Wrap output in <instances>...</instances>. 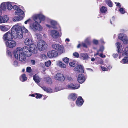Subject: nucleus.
<instances>
[{
  "mask_svg": "<svg viewBox=\"0 0 128 128\" xmlns=\"http://www.w3.org/2000/svg\"><path fill=\"white\" fill-rule=\"evenodd\" d=\"M32 18L34 22L30 24V28L34 32L42 31L43 28L40 24L45 20L46 17L42 13H40L34 15Z\"/></svg>",
  "mask_w": 128,
  "mask_h": 128,
  "instance_id": "1",
  "label": "nucleus"
},
{
  "mask_svg": "<svg viewBox=\"0 0 128 128\" xmlns=\"http://www.w3.org/2000/svg\"><path fill=\"white\" fill-rule=\"evenodd\" d=\"M13 53L15 58L20 61L23 62L26 60V56L29 57L32 54V52L28 47L25 46L22 48L17 47L14 51Z\"/></svg>",
  "mask_w": 128,
  "mask_h": 128,
  "instance_id": "2",
  "label": "nucleus"
},
{
  "mask_svg": "<svg viewBox=\"0 0 128 128\" xmlns=\"http://www.w3.org/2000/svg\"><path fill=\"white\" fill-rule=\"evenodd\" d=\"M22 26L21 24L19 23L16 24L12 27V31L14 34V38H22L23 37Z\"/></svg>",
  "mask_w": 128,
  "mask_h": 128,
  "instance_id": "3",
  "label": "nucleus"
},
{
  "mask_svg": "<svg viewBox=\"0 0 128 128\" xmlns=\"http://www.w3.org/2000/svg\"><path fill=\"white\" fill-rule=\"evenodd\" d=\"M37 46L40 50L44 51L46 49L48 45L44 40H40L38 42Z\"/></svg>",
  "mask_w": 128,
  "mask_h": 128,
  "instance_id": "4",
  "label": "nucleus"
},
{
  "mask_svg": "<svg viewBox=\"0 0 128 128\" xmlns=\"http://www.w3.org/2000/svg\"><path fill=\"white\" fill-rule=\"evenodd\" d=\"M52 49L57 51L59 53L62 54L64 52V46L58 44H52Z\"/></svg>",
  "mask_w": 128,
  "mask_h": 128,
  "instance_id": "5",
  "label": "nucleus"
},
{
  "mask_svg": "<svg viewBox=\"0 0 128 128\" xmlns=\"http://www.w3.org/2000/svg\"><path fill=\"white\" fill-rule=\"evenodd\" d=\"M50 34L53 38L56 39L61 36L62 33L60 32H59L56 30H53L50 31Z\"/></svg>",
  "mask_w": 128,
  "mask_h": 128,
  "instance_id": "6",
  "label": "nucleus"
},
{
  "mask_svg": "<svg viewBox=\"0 0 128 128\" xmlns=\"http://www.w3.org/2000/svg\"><path fill=\"white\" fill-rule=\"evenodd\" d=\"M14 32L12 31L11 32L9 31L4 34L3 38L4 40L12 39L13 37L14 38Z\"/></svg>",
  "mask_w": 128,
  "mask_h": 128,
  "instance_id": "7",
  "label": "nucleus"
},
{
  "mask_svg": "<svg viewBox=\"0 0 128 128\" xmlns=\"http://www.w3.org/2000/svg\"><path fill=\"white\" fill-rule=\"evenodd\" d=\"M118 38L121 40L124 44L128 43V37L125 34L120 33L118 34Z\"/></svg>",
  "mask_w": 128,
  "mask_h": 128,
  "instance_id": "8",
  "label": "nucleus"
},
{
  "mask_svg": "<svg viewBox=\"0 0 128 128\" xmlns=\"http://www.w3.org/2000/svg\"><path fill=\"white\" fill-rule=\"evenodd\" d=\"M6 46L10 48H12L16 45L15 41L12 40H8L6 42Z\"/></svg>",
  "mask_w": 128,
  "mask_h": 128,
  "instance_id": "9",
  "label": "nucleus"
},
{
  "mask_svg": "<svg viewBox=\"0 0 128 128\" xmlns=\"http://www.w3.org/2000/svg\"><path fill=\"white\" fill-rule=\"evenodd\" d=\"M47 55L50 58H55L58 56V53L55 50H52L48 52Z\"/></svg>",
  "mask_w": 128,
  "mask_h": 128,
  "instance_id": "10",
  "label": "nucleus"
},
{
  "mask_svg": "<svg viewBox=\"0 0 128 128\" xmlns=\"http://www.w3.org/2000/svg\"><path fill=\"white\" fill-rule=\"evenodd\" d=\"M54 78L56 80L64 81L65 79V78L63 74L60 73L57 74L54 76Z\"/></svg>",
  "mask_w": 128,
  "mask_h": 128,
  "instance_id": "11",
  "label": "nucleus"
},
{
  "mask_svg": "<svg viewBox=\"0 0 128 128\" xmlns=\"http://www.w3.org/2000/svg\"><path fill=\"white\" fill-rule=\"evenodd\" d=\"M67 87L68 89L72 90H76L78 88L80 87L79 84H68L67 85Z\"/></svg>",
  "mask_w": 128,
  "mask_h": 128,
  "instance_id": "12",
  "label": "nucleus"
},
{
  "mask_svg": "<svg viewBox=\"0 0 128 128\" xmlns=\"http://www.w3.org/2000/svg\"><path fill=\"white\" fill-rule=\"evenodd\" d=\"M9 20V18L7 15L0 16V23L7 22Z\"/></svg>",
  "mask_w": 128,
  "mask_h": 128,
  "instance_id": "13",
  "label": "nucleus"
},
{
  "mask_svg": "<svg viewBox=\"0 0 128 128\" xmlns=\"http://www.w3.org/2000/svg\"><path fill=\"white\" fill-rule=\"evenodd\" d=\"M86 78L84 74H80L78 78V81L80 83L82 84L85 80Z\"/></svg>",
  "mask_w": 128,
  "mask_h": 128,
  "instance_id": "14",
  "label": "nucleus"
},
{
  "mask_svg": "<svg viewBox=\"0 0 128 128\" xmlns=\"http://www.w3.org/2000/svg\"><path fill=\"white\" fill-rule=\"evenodd\" d=\"M49 21L50 24L52 26V28H53L55 29H57L58 28L57 26H58L60 27L59 24L56 21L50 19L49 20Z\"/></svg>",
  "mask_w": 128,
  "mask_h": 128,
  "instance_id": "15",
  "label": "nucleus"
},
{
  "mask_svg": "<svg viewBox=\"0 0 128 128\" xmlns=\"http://www.w3.org/2000/svg\"><path fill=\"white\" fill-rule=\"evenodd\" d=\"M84 102V101L81 96L78 97L77 98L76 102V105L78 106H81Z\"/></svg>",
  "mask_w": 128,
  "mask_h": 128,
  "instance_id": "16",
  "label": "nucleus"
},
{
  "mask_svg": "<svg viewBox=\"0 0 128 128\" xmlns=\"http://www.w3.org/2000/svg\"><path fill=\"white\" fill-rule=\"evenodd\" d=\"M30 50L32 52V53L35 54L37 52V48L36 45L34 44H31L29 48Z\"/></svg>",
  "mask_w": 128,
  "mask_h": 128,
  "instance_id": "17",
  "label": "nucleus"
},
{
  "mask_svg": "<svg viewBox=\"0 0 128 128\" xmlns=\"http://www.w3.org/2000/svg\"><path fill=\"white\" fill-rule=\"evenodd\" d=\"M74 70L78 72L82 73L84 72L83 67L82 66L78 65L75 68Z\"/></svg>",
  "mask_w": 128,
  "mask_h": 128,
  "instance_id": "18",
  "label": "nucleus"
},
{
  "mask_svg": "<svg viewBox=\"0 0 128 128\" xmlns=\"http://www.w3.org/2000/svg\"><path fill=\"white\" fill-rule=\"evenodd\" d=\"M118 52V53H121L122 52V46L120 43L119 42H117L116 43Z\"/></svg>",
  "mask_w": 128,
  "mask_h": 128,
  "instance_id": "19",
  "label": "nucleus"
},
{
  "mask_svg": "<svg viewBox=\"0 0 128 128\" xmlns=\"http://www.w3.org/2000/svg\"><path fill=\"white\" fill-rule=\"evenodd\" d=\"M0 28L2 31L6 32L10 28V27L8 26L2 25L0 26Z\"/></svg>",
  "mask_w": 128,
  "mask_h": 128,
  "instance_id": "20",
  "label": "nucleus"
},
{
  "mask_svg": "<svg viewBox=\"0 0 128 128\" xmlns=\"http://www.w3.org/2000/svg\"><path fill=\"white\" fill-rule=\"evenodd\" d=\"M7 9L9 10H11L13 8V6L14 4V2H6Z\"/></svg>",
  "mask_w": 128,
  "mask_h": 128,
  "instance_id": "21",
  "label": "nucleus"
},
{
  "mask_svg": "<svg viewBox=\"0 0 128 128\" xmlns=\"http://www.w3.org/2000/svg\"><path fill=\"white\" fill-rule=\"evenodd\" d=\"M15 14L17 16H21L24 14V12L20 8L18 10L15 11Z\"/></svg>",
  "mask_w": 128,
  "mask_h": 128,
  "instance_id": "22",
  "label": "nucleus"
},
{
  "mask_svg": "<svg viewBox=\"0 0 128 128\" xmlns=\"http://www.w3.org/2000/svg\"><path fill=\"white\" fill-rule=\"evenodd\" d=\"M32 38L30 37L26 38L25 40L24 43L26 45L28 46L32 44Z\"/></svg>",
  "mask_w": 128,
  "mask_h": 128,
  "instance_id": "23",
  "label": "nucleus"
},
{
  "mask_svg": "<svg viewBox=\"0 0 128 128\" xmlns=\"http://www.w3.org/2000/svg\"><path fill=\"white\" fill-rule=\"evenodd\" d=\"M80 55L82 58L83 60H87L88 57V54L86 53H81L80 54Z\"/></svg>",
  "mask_w": 128,
  "mask_h": 128,
  "instance_id": "24",
  "label": "nucleus"
},
{
  "mask_svg": "<svg viewBox=\"0 0 128 128\" xmlns=\"http://www.w3.org/2000/svg\"><path fill=\"white\" fill-rule=\"evenodd\" d=\"M84 42L88 46H90L91 44L90 37L86 38L84 40Z\"/></svg>",
  "mask_w": 128,
  "mask_h": 128,
  "instance_id": "25",
  "label": "nucleus"
},
{
  "mask_svg": "<svg viewBox=\"0 0 128 128\" xmlns=\"http://www.w3.org/2000/svg\"><path fill=\"white\" fill-rule=\"evenodd\" d=\"M33 78L34 80L36 83H38L40 81V79L38 75L37 74H36L33 76Z\"/></svg>",
  "mask_w": 128,
  "mask_h": 128,
  "instance_id": "26",
  "label": "nucleus"
},
{
  "mask_svg": "<svg viewBox=\"0 0 128 128\" xmlns=\"http://www.w3.org/2000/svg\"><path fill=\"white\" fill-rule=\"evenodd\" d=\"M0 8L3 11H5L6 10V2L2 3L0 6Z\"/></svg>",
  "mask_w": 128,
  "mask_h": 128,
  "instance_id": "27",
  "label": "nucleus"
},
{
  "mask_svg": "<svg viewBox=\"0 0 128 128\" xmlns=\"http://www.w3.org/2000/svg\"><path fill=\"white\" fill-rule=\"evenodd\" d=\"M77 98L76 95L74 93H72L70 94L68 97L69 99H72L73 100H75Z\"/></svg>",
  "mask_w": 128,
  "mask_h": 128,
  "instance_id": "28",
  "label": "nucleus"
},
{
  "mask_svg": "<svg viewBox=\"0 0 128 128\" xmlns=\"http://www.w3.org/2000/svg\"><path fill=\"white\" fill-rule=\"evenodd\" d=\"M122 56H128V46L124 49L122 53Z\"/></svg>",
  "mask_w": 128,
  "mask_h": 128,
  "instance_id": "29",
  "label": "nucleus"
},
{
  "mask_svg": "<svg viewBox=\"0 0 128 128\" xmlns=\"http://www.w3.org/2000/svg\"><path fill=\"white\" fill-rule=\"evenodd\" d=\"M41 88L43 90L47 92L50 93L52 92V90L50 89L46 88L45 86H44L41 87Z\"/></svg>",
  "mask_w": 128,
  "mask_h": 128,
  "instance_id": "30",
  "label": "nucleus"
},
{
  "mask_svg": "<svg viewBox=\"0 0 128 128\" xmlns=\"http://www.w3.org/2000/svg\"><path fill=\"white\" fill-rule=\"evenodd\" d=\"M27 78L26 77L25 74H24L21 76L20 77V79L22 82H24L27 80Z\"/></svg>",
  "mask_w": 128,
  "mask_h": 128,
  "instance_id": "31",
  "label": "nucleus"
},
{
  "mask_svg": "<svg viewBox=\"0 0 128 128\" xmlns=\"http://www.w3.org/2000/svg\"><path fill=\"white\" fill-rule=\"evenodd\" d=\"M107 9L106 7L104 6L101 7L100 9V12L102 13H105L107 11Z\"/></svg>",
  "mask_w": 128,
  "mask_h": 128,
  "instance_id": "32",
  "label": "nucleus"
},
{
  "mask_svg": "<svg viewBox=\"0 0 128 128\" xmlns=\"http://www.w3.org/2000/svg\"><path fill=\"white\" fill-rule=\"evenodd\" d=\"M58 65L60 67L65 68H66V65L60 61H59L58 63Z\"/></svg>",
  "mask_w": 128,
  "mask_h": 128,
  "instance_id": "33",
  "label": "nucleus"
},
{
  "mask_svg": "<svg viewBox=\"0 0 128 128\" xmlns=\"http://www.w3.org/2000/svg\"><path fill=\"white\" fill-rule=\"evenodd\" d=\"M23 18V17L22 16H20L15 17L13 19V20L14 21H19L22 20Z\"/></svg>",
  "mask_w": 128,
  "mask_h": 128,
  "instance_id": "34",
  "label": "nucleus"
},
{
  "mask_svg": "<svg viewBox=\"0 0 128 128\" xmlns=\"http://www.w3.org/2000/svg\"><path fill=\"white\" fill-rule=\"evenodd\" d=\"M124 56V58L122 60V63L125 64L128 62V56Z\"/></svg>",
  "mask_w": 128,
  "mask_h": 128,
  "instance_id": "35",
  "label": "nucleus"
},
{
  "mask_svg": "<svg viewBox=\"0 0 128 128\" xmlns=\"http://www.w3.org/2000/svg\"><path fill=\"white\" fill-rule=\"evenodd\" d=\"M106 67V65L104 64H102L101 66V68L103 71H106L108 70V69Z\"/></svg>",
  "mask_w": 128,
  "mask_h": 128,
  "instance_id": "36",
  "label": "nucleus"
},
{
  "mask_svg": "<svg viewBox=\"0 0 128 128\" xmlns=\"http://www.w3.org/2000/svg\"><path fill=\"white\" fill-rule=\"evenodd\" d=\"M106 4L110 7H111L112 6V3L110 0H106Z\"/></svg>",
  "mask_w": 128,
  "mask_h": 128,
  "instance_id": "37",
  "label": "nucleus"
},
{
  "mask_svg": "<svg viewBox=\"0 0 128 128\" xmlns=\"http://www.w3.org/2000/svg\"><path fill=\"white\" fill-rule=\"evenodd\" d=\"M45 80L48 83L50 84L52 83L51 79L49 77H46L45 78Z\"/></svg>",
  "mask_w": 128,
  "mask_h": 128,
  "instance_id": "38",
  "label": "nucleus"
},
{
  "mask_svg": "<svg viewBox=\"0 0 128 128\" xmlns=\"http://www.w3.org/2000/svg\"><path fill=\"white\" fill-rule=\"evenodd\" d=\"M69 58L67 57L64 58L62 59L63 61L66 64H68L69 62Z\"/></svg>",
  "mask_w": 128,
  "mask_h": 128,
  "instance_id": "39",
  "label": "nucleus"
},
{
  "mask_svg": "<svg viewBox=\"0 0 128 128\" xmlns=\"http://www.w3.org/2000/svg\"><path fill=\"white\" fill-rule=\"evenodd\" d=\"M119 11L122 14H124L125 13V10L124 8H121L119 9Z\"/></svg>",
  "mask_w": 128,
  "mask_h": 128,
  "instance_id": "40",
  "label": "nucleus"
},
{
  "mask_svg": "<svg viewBox=\"0 0 128 128\" xmlns=\"http://www.w3.org/2000/svg\"><path fill=\"white\" fill-rule=\"evenodd\" d=\"M51 63L50 61L48 60V61L45 62V64L46 66L48 67L50 65Z\"/></svg>",
  "mask_w": 128,
  "mask_h": 128,
  "instance_id": "41",
  "label": "nucleus"
},
{
  "mask_svg": "<svg viewBox=\"0 0 128 128\" xmlns=\"http://www.w3.org/2000/svg\"><path fill=\"white\" fill-rule=\"evenodd\" d=\"M93 44L95 45H97L98 43V41L95 39H94L92 41Z\"/></svg>",
  "mask_w": 128,
  "mask_h": 128,
  "instance_id": "42",
  "label": "nucleus"
},
{
  "mask_svg": "<svg viewBox=\"0 0 128 128\" xmlns=\"http://www.w3.org/2000/svg\"><path fill=\"white\" fill-rule=\"evenodd\" d=\"M18 64V62L16 60L14 61L12 63V65L15 67L17 66Z\"/></svg>",
  "mask_w": 128,
  "mask_h": 128,
  "instance_id": "43",
  "label": "nucleus"
},
{
  "mask_svg": "<svg viewBox=\"0 0 128 128\" xmlns=\"http://www.w3.org/2000/svg\"><path fill=\"white\" fill-rule=\"evenodd\" d=\"M12 8L14 10H18L20 8L18 6L16 5H13Z\"/></svg>",
  "mask_w": 128,
  "mask_h": 128,
  "instance_id": "44",
  "label": "nucleus"
},
{
  "mask_svg": "<svg viewBox=\"0 0 128 128\" xmlns=\"http://www.w3.org/2000/svg\"><path fill=\"white\" fill-rule=\"evenodd\" d=\"M32 70L31 68L30 67H28L26 69V71L28 72H30Z\"/></svg>",
  "mask_w": 128,
  "mask_h": 128,
  "instance_id": "45",
  "label": "nucleus"
},
{
  "mask_svg": "<svg viewBox=\"0 0 128 128\" xmlns=\"http://www.w3.org/2000/svg\"><path fill=\"white\" fill-rule=\"evenodd\" d=\"M70 66L72 67H74L75 66V64L73 62H70L69 63Z\"/></svg>",
  "mask_w": 128,
  "mask_h": 128,
  "instance_id": "46",
  "label": "nucleus"
},
{
  "mask_svg": "<svg viewBox=\"0 0 128 128\" xmlns=\"http://www.w3.org/2000/svg\"><path fill=\"white\" fill-rule=\"evenodd\" d=\"M82 45L85 48H88V45L86 43L82 42Z\"/></svg>",
  "mask_w": 128,
  "mask_h": 128,
  "instance_id": "47",
  "label": "nucleus"
},
{
  "mask_svg": "<svg viewBox=\"0 0 128 128\" xmlns=\"http://www.w3.org/2000/svg\"><path fill=\"white\" fill-rule=\"evenodd\" d=\"M22 28H23L24 32L25 33H27L28 32V30L26 29L23 26H22Z\"/></svg>",
  "mask_w": 128,
  "mask_h": 128,
  "instance_id": "48",
  "label": "nucleus"
},
{
  "mask_svg": "<svg viewBox=\"0 0 128 128\" xmlns=\"http://www.w3.org/2000/svg\"><path fill=\"white\" fill-rule=\"evenodd\" d=\"M104 47L103 46H101L100 47V49L98 50L100 52H102L104 50Z\"/></svg>",
  "mask_w": 128,
  "mask_h": 128,
  "instance_id": "49",
  "label": "nucleus"
},
{
  "mask_svg": "<svg viewBox=\"0 0 128 128\" xmlns=\"http://www.w3.org/2000/svg\"><path fill=\"white\" fill-rule=\"evenodd\" d=\"M73 55L76 57L78 58L79 55L78 53L75 52L73 54Z\"/></svg>",
  "mask_w": 128,
  "mask_h": 128,
  "instance_id": "50",
  "label": "nucleus"
},
{
  "mask_svg": "<svg viewBox=\"0 0 128 128\" xmlns=\"http://www.w3.org/2000/svg\"><path fill=\"white\" fill-rule=\"evenodd\" d=\"M36 94V98H40L42 97V96L41 94Z\"/></svg>",
  "mask_w": 128,
  "mask_h": 128,
  "instance_id": "51",
  "label": "nucleus"
},
{
  "mask_svg": "<svg viewBox=\"0 0 128 128\" xmlns=\"http://www.w3.org/2000/svg\"><path fill=\"white\" fill-rule=\"evenodd\" d=\"M37 37L38 38H40L42 37L41 35L38 33H37L36 34Z\"/></svg>",
  "mask_w": 128,
  "mask_h": 128,
  "instance_id": "52",
  "label": "nucleus"
},
{
  "mask_svg": "<svg viewBox=\"0 0 128 128\" xmlns=\"http://www.w3.org/2000/svg\"><path fill=\"white\" fill-rule=\"evenodd\" d=\"M41 56L42 59H45L46 58V56L44 54H42Z\"/></svg>",
  "mask_w": 128,
  "mask_h": 128,
  "instance_id": "53",
  "label": "nucleus"
},
{
  "mask_svg": "<svg viewBox=\"0 0 128 128\" xmlns=\"http://www.w3.org/2000/svg\"><path fill=\"white\" fill-rule=\"evenodd\" d=\"M31 20L30 18H29L24 22V24H28V23Z\"/></svg>",
  "mask_w": 128,
  "mask_h": 128,
  "instance_id": "54",
  "label": "nucleus"
},
{
  "mask_svg": "<svg viewBox=\"0 0 128 128\" xmlns=\"http://www.w3.org/2000/svg\"><path fill=\"white\" fill-rule=\"evenodd\" d=\"M115 19V18L114 16H113L111 20H110V23L111 24H113V23L112 22V20L113 21H114Z\"/></svg>",
  "mask_w": 128,
  "mask_h": 128,
  "instance_id": "55",
  "label": "nucleus"
},
{
  "mask_svg": "<svg viewBox=\"0 0 128 128\" xmlns=\"http://www.w3.org/2000/svg\"><path fill=\"white\" fill-rule=\"evenodd\" d=\"M99 55L102 58H105L106 56L105 55H104L102 54H100Z\"/></svg>",
  "mask_w": 128,
  "mask_h": 128,
  "instance_id": "56",
  "label": "nucleus"
},
{
  "mask_svg": "<svg viewBox=\"0 0 128 128\" xmlns=\"http://www.w3.org/2000/svg\"><path fill=\"white\" fill-rule=\"evenodd\" d=\"M31 63L32 65H34L35 64L36 62L34 60H32L31 61Z\"/></svg>",
  "mask_w": 128,
  "mask_h": 128,
  "instance_id": "57",
  "label": "nucleus"
},
{
  "mask_svg": "<svg viewBox=\"0 0 128 128\" xmlns=\"http://www.w3.org/2000/svg\"><path fill=\"white\" fill-rule=\"evenodd\" d=\"M113 57L115 58H117L118 56V54H114L112 55Z\"/></svg>",
  "mask_w": 128,
  "mask_h": 128,
  "instance_id": "58",
  "label": "nucleus"
},
{
  "mask_svg": "<svg viewBox=\"0 0 128 128\" xmlns=\"http://www.w3.org/2000/svg\"><path fill=\"white\" fill-rule=\"evenodd\" d=\"M7 53L9 56H10L11 55V53L10 51L8 50L6 52Z\"/></svg>",
  "mask_w": 128,
  "mask_h": 128,
  "instance_id": "59",
  "label": "nucleus"
},
{
  "mask_svg": "<svg viewBox=\"0 0 128 128\" xmlns=\"http://www.w3.org/2000/svg\"><path fill=\"white\" fill-rule=\"evenodd\" d=\"M98 63L99 64H102L103 63V62L102 60H100L98 61Z\"/></svg>",
  "mask_w": 128,
  "mask_h": 128,
  "instance_id": "60",
  "label": "nucleus"
},
{
  "mask_svg": "<svg viewBox=\"0 0 128 128\" xmlns=\"http://www.w3.org/2000/svg\"><path fill=\"white\" fill-rule=\"evenodd\" d=\"M120 3L119 2H118L116 4V6H118V7L119 8H120L121 7V6L120 5Z\"/></svg>",
  "mask_w": 128,
  "mask_h": 128,
  "instance_id": "61",
  "label": "nucleus"
},
{
  "mask_svg": "<svg viewBox=\"0 0 128 128\" xmlns=\"http://www.w3.org/2000/svg\"><path fill=\"white\" fill-rule=\"evenodd\" d=\"M68 79L70 81H71L72 80V78L71 77H68Z\"/></svg>",
  "mask_w": 128,
  "mask_h": 128,
  "instance_id": "62",
  "label": "nucleus"
},
{
  "mask_svg": "<svg viewBox=\"0 0 128 128\" xmlns=\"http://www.w3.org/2000/svg\"><path fill=\"white\" fill-rule=\"evenodd\" d=\"M70 41V39L69 38H67L65 40V42H69Z\"/></svg>",
  "mask_w": 128,
  "mask_h": 128,
  "instance_id": "63",
  "label": "nucleus"
},
{
  "mask_svg": "<svg viewBox=\"0 0 128 128\" xmlns=\"http://www.w3.org/2000/svg\"><path fill=\"white\" fill-rule=\"evenodd\" d=\"M120 31V32H125V30L123 29H121Z\"/></svg>",
  "mask_w": 128,
  "mask_h": 128,
  "instance_id": "64",
  "label": "nucleus"
}]
</instances>
